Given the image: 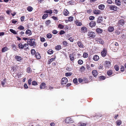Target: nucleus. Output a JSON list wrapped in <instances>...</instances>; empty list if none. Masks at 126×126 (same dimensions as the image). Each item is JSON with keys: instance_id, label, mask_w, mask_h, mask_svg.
<instances>
[{"instance_id": "nucleus-17", "label": "nucleus", "mask_w": 126, "mask_h": 126, "mask_svg": "<svg viewBox=\"0 0 126 126\" xmlns=\"http://www.w3.org/2000/svg\"><path fill=\"white\" fill-rule=\"evenodd\" d=\"M77 44L79 47L80 48H84V45L82 43L81 41H79L77 42Z\"/></svg>"}, {"instance_id": "nucleus-33", "label": "nucleus", "mask_w": 126, "mask_h": 126, "mask_svg": "<svg viewBox=\"0 0 126 126\" xmlns=\"http://www.w3.org/2000/svg\"><path fill=\"white\" fill-rule=\"evenodd\" d=\"M96 32L98 33H100L103 32V30L99 28H98L96 29Z\"/></svg>"}, {"instance_id": "nucleus-57", "label": "nucleus", "mask_w": 126, "mask_h": 126, "mask_svg": "<svg viewBox=\"0 0 126 126\" xmlns=\"http://www.w3.org/2000/svg\"><path fill=\"white\" fill-rule=\"evenodd\" d=\"M20 35L19 36L20 37L21 36H24V32L23 31H21L19 33Z\"/></svg>"}, {"instance_id": "nucleus-21", "label": "nucleus", "mask_w": 126, "mask_h": 126, "mask_svg": "<svg viewBox=\"0 0 126 126\" xmlns=\"http://www.w3.org/2000/svg\"><path fill=\"white\" fill-rule=\"evenodd\" d=\"M35 55V58L37 59H40L41 58V56L39 53L38 52H36Z\"/></svg>"}, {"instance_id": "nucleus-24", "label": "nucleus", "mask_w": 126, "mask_h": 126, "mask_svg": "<svg viewBox=\"0 0 126 126\" xmlns=\"http://www.w3.org/2000/svg\"><path fill=\"white\" fill-rule=\"evenodd\" d=\"M93 59L94 61H97L99 59V57L97 55H95L94 56Z\"/></svg>"}, {"instance_id": "nucleus-2", "label": "nucleus", "mask_w": 126, "mask_h": 126, "mask_svg": "<svg viewBox=\"0 0 126 126\" xmlns=\"http://www.w3.org/2000/svg\"><path fill=\"white\" fill-rule=\"evenodd\" d=\"M35 40L34 39L30 38L28 40V41L27 42V44L28 45V46L29 45L30 46H33V47H35L36 45V43L35 41Z\"/></svg>"}, {"instance_id": "nucleus-53", "label": "nucleus", "mask_w": 126, "mask_h": 126, "mask_svg": "<svg viewBox=\"0 0 126 126\" xmlns=\"http://www.w3.org/2000/svg\"><path fill=\"white\" fill-rule=\"evenodd\" d=\"M73 16H70L68 17V20L70 21H72L73 20Z\"/></svg>"}, {"instance_id": "nucleus-49", "label": "nucleus", "mask_w": 126, "mask_h": 126, "mask_svg": "<svg viewBox=\"0 0 126 126\" xmlns=\"http://www.w3.org/2000/svg\"><path fill=\"white\" fill-rule=\"evenodd\" d=\"M83 56L84 58H87L88 56V54L87 53L84 52L83 54Z\"/></svg>"}, {"instance_id": "nucleus-60", "label": "nucleus", "mask_w": 126, "mask_h": 126, "mask_svg": "<svg viewBox=\"0 0 126 126\" xmlns=\"http://www.w3.org/2000/svg\"><path fill=\"white\" fill-rule=\"evenodd\" d=\"M31 71V68L30 67H28L27 69V72L28 73H30Z\"/></svg>"}, {"instance_id": "nucleus-37", "label": "nucleus", "mask_w": 126, "mask_h": 126, "mask_svg": "<svg viewBox=\"0 0 126 126\" xmlns=\"http://www.w3.org/2000/svg\"><path fill=\"white\" fill-rule=\"evenodd\" d=\"M48 15L47 14H44L42 17V18L43 19H45L48 17Z\"/></svg>"}, {"instance_id": "nucleus-46", "label": "nucleus", "mask_w": 126, "mask_h": 126, "mask_svg": "<svg viewBox=\"0 0 126 126\" xmlns=\"http://www.w3.org/2000/svg\"><path fill=\"white\" fill-rule=\"evenodd\" d=\"M72 74V73L71 72H67L65 73V76L66 77L70 76Z\"/></svg>"}, {"instance_id": "nucleus-32", "label": "nucleus", "mask_w": 126, "mask_h": 126, "mask_svg": "<svg viewBox=\"0 0 126 126\" xmlns=\"http://www.w3.org/2000/svg\"><path fill=\"white\" fill-rule=\"evenodd\" d=\"M10 31L12 33L15 34H17V32L19 31H17L16 32L15 30H13L12 29H10Z\"/></svg>"}, {"instance_id": "nucleus-55", "label": "nucleus", "mask_w": 126, "mask_h": 126, "mask_svg": "<svg viewBox=\"0 0 126 126\" xmlns=\"http://www.w3.org/2000/svg\"><path fill=\"white\" fill-rule=\"evenodd\" d=\"M95 17L94 16H90L89 17V19L90 20H93L94 19Z\"/></svg>"}, {"instance_id": "nucleus-41", "label": "nucleus", "mask_w": 126, "mask_h": 126, "mask_svg": "<svg viewBox=\"0 0 126 126\" xmlns=\"http://www.w3.org/2000/svg\"><path fill=\"white\" fill-rule=\"evenodd\" d=\"M47 38L50 39L52 38V34L50 33H48L46 35Z\"/></svg>"}, {"instance_id": "nucleus-12", "label": "nucleus", "mask_w": 126, "mask_h": 126, "mask_svg": "<svg viewBox=\"0 0 126 126\" xmlns=\"http://www.w3.org/2000/svg\"><path fill=\"white\" fill-rule=\"evenodd\" d=\"M93 13L95 15H99L101 13V11L98 10L94 9L93 11Z\"/></svg>"}, {"instance_id": "nucleus-9", "label": "nucleus", "mask_w": 126, "mask_h": 126, "mask_svg": "<svg viewBox=\"0 0 126 126\" xmlns=\"http://www.w3.org/2000/svg\"><path fill=\"white\" fill-rule=\"evenodd\" d=\"M67 82L68 79L66 77H64L62 79L61 81V83L62 85L64 84H66Z\"/></svg>"}, {"instance_id": "nucleus-5", "label": "nucleus", "mask_w": 126, "mask_h": 126, "mask_svg": "<svg viewBox=\"0 0 126 126\" xmlns=\"http://www.w3.org/2000/svg\"><path fill=\"white\" fill-rule=\"evenodd\" d=\"M96 41L97 42V43L99 44L103 45L104 44V42L102 39L100 38H96Z\"/></svg>"}, {"instance_id": "nucleus-3", "label": "nucleus", "mask_w": 126, "mask_h": 126, "mask_svg": "<svg viewBox=\"0 0 126 126\" xmlns=\"http://www.w3.org/2000/svg\"><path fill=\"white\" fill-rule=\"evenodd\" d=\"M18 47L20 49H24V50L25 51L30 49L29 47L28 46V45L27 43H25L23 45L21 43H20L18 44Z\"/></svg>"}, {"instance_id": "nucleus-7", "label": "nucleus", "mask_w": 126, "mask_h": 126, "mask_svg": "<svg viewBox=\"0 0 126 126\" xmlns=\"http://www.w3.org/2000/svg\"><path fill=\"white\" fill-rule=\"evenodd\" d=\"M109 8L110 10L114 11H117L118 9L117 7L115 5H109Z\"/></svg>"}, {"instance_id": "nucleus-13", "label": "nucleus", "mask_w": 126, "mask_h": 126, "mask_svg": "<svg viewBox=\"0 0 126 126\" xmlns=\"http://www.w3.org/2000/svg\"><path fill=\"white\" fill-rule=\"evenodd\" d=\"M103 17L102 16H99L97 18L96 22L97 23H101L103 21Z\"/></svg>"}, {"instance_id": "nucleus-23", "label": "nucleus", "mask_w": 126, "mask_h": 126, "mask_svg": "<svg viewBox=\"0 0 126 126\" xmlns=\"http://www.w3.org/2000/svg\"><path fill=\"white\" fill-rule=\"evenodd\" d=\"M44 13H45L49 14H51L52 13V10H47L44 11Z\"/></svg>"}, {"instance_id": "nucleus-64", "label": "nucleus", "mask_w": 126, "mask_h": 126, "mask_svg": "<svg viewBox=\"0 0 126 126\" xmlns=\"http://www.w3.org/2000/svg\"><path fill=\"white\" fill-rule=\"evenodd\" d=\"M107 2L109 4H111L112 3V1L111 0H108Z\"/></svg>"}, {"instance_id": "nucleus-63", "label": "nucleus", "mask_w": 126, "mask_h": 126, "mask_svg": "<svg viewBox=\"0 0 126 126\" xmlns=\"http://www.w3.org/2000/svg\"><path fill=\"white\" fill-rule=\"evenodd\" d=\"M25 16H21V22H23L24 20Z\"/></svg>"}, {"instance_id": "nucleus-11", "label": "nucleus", "mask_w": 126, "mask_h": 126, "mask_svg": "<svg viewBox=\"0 0 126 126\" xmlns=\"http://www.w3.org/2000/svg\"><path fill=\"white\" fill-rule=\"evenodd\" d=\"M80 31L82 33H84L87 32V29L85 27H83L81 28Z\"/></svg>"}, {"instance_id": "nucleus-18", "label": "nucleus", "mask_w": 126, "mask_h": 126, "mask_svg": "<svg viewBox=\"0 0 126 126\" xmlns=\"http://www.w3.org/2000/svg\"><path fill=\"white\" fill-rule=\"evenodd\" d=\"M74 23L76 25L78 26H80L82 25V23L79 22L78 20L77 19L75 21Z\"/></svg>"}, {"instance_id": "nucleus-43", "label": "nucleus", "mask_w": 126, "mask_h": 126, "mask_svg": "<svg viewBox=\"0 0 126 126\" xmlns=\"http://www.w3.org/2000/svg\"><path fill=\"white\" fill-rule=\"evenodd\" d=\"M53 52V51L52 49H49L47 51V53L49 54H52Z\"/></svg>"}, {"instance_id": "nucleus-20", "label": "nucleus", "mask_w": 126, "mask_h": 126, "mask_svg": "<svg viewBox=\"0 0 126 126\" xmlns=\"http://www.w3.org/2000/svg\"><path fill=\"white\" fill-rule=\"evenodd\" d=\"M105 64L107 67H109L111 66V63L108 61H106L105 62Z\"/></svg>"}, {"instance_id": "nucleus-28", "label": "nucleus", "mask_w": 126, "mask_h": 126, "mask_svg": "<svg viewBox=\"0 0 126 126\" xmlns=\"http://www.w3.org/2000/svg\"><path fill=\"white\" fill-rule=\"evenodd\" d=\"M9 48L6 47H4L2 48L1 50V51L2 52H4L8 50Z\"/></svg>"}, {"instance_id": "nucleus-56", "label": "nucleus", "mask_w": 126, "mask_h": 126, "mask_svg": "<svg viewBox=\"0 0 126 126\" xmlns=\"http://www.w3.org/2000/svg\"><path fill=\"white\" fill-rule=\"evenodd\" d=\"M65 32L63 30H61L59 32V34L60 35H62L65 33Z\"/></svg>"}, {"instance_id": "nucleus-4", "label": "nucleus", "mask_w": 126, "mask_h": 126, "mask_svg": "<svg viewBox=\"0 0 126 126\" xmlns=\"http://www.w3.org/2000/svg\"><path fill=\"white\" fill-rule=\"evenodd\" d=\"M88 35L90 38H94L96 36V34L94 32L91 31L88 32Z\"/></svg>"}, {"instance_id": "nucleus-29", "label": "nucleus", "mask_w": 126, "mask_h": 126, "mask_svg": "<svg viewBox=\"0 0 126 126\" xmlns=\"http://www.w3.org/2000/svg\"><path fill=\"white\" fill-rule=\"evenodd\" d=\"M106 78L105 76H99L98 77V79L100 80H104Z\"/></svg>"}, {"instance_id": "nucleus-25", "label": "nucleus", "mask_w": 126, "mask_h": 126, "mask_svg": "<svg viewBox=\"0 0 126 126\" xmlns=\"http://www.w3.org/2000/svg\"><path fill=\"white\" fill-rule=\"evenodd\" d=\"M55 59V57L54 58H51L49 60H48L47 62V64H50L52 62L54 61Z\"/></svg>"}, {"instance_id": "nucleus-34", "label": "nucleus", "mask_w": 126, "mask_h": 126, "mask_svg": "<svg viewBox=\"0 0 126 126\" xmlns=\"http://www.w3.org/2000/svg\"><path fill=\"white\" fill-rule=\"evenodd\" d=\"M55 48L56 50H59L62 49L61 46L60 45H57L55 47Z\"/></svg>"}, {"instance_id": "nucleus-54", "label": "nucleus", "mask_w": 126, "mask_h": 126, "mask_svg": "<svg viewBox=\"0 0 126 126\" xmlns=\"http://www.w3.org/2000/svg\"><path fill=\"white\" fill-rule=\"evenodd\" d=\"M83 62L82 60L80 59L78 61V64L80 65L82 64L83 63Z\"/></svg>"}, {"instance_id": "nucleus-48", "label": "nucleus", "mask_w": 126, "mask_h": 126, "mask_svg": "<svg viewBox=\"0 0 126 126\" xmlns=\"http://www.w3.org/2000/svg\"><path fill=\"white\" fill-rule=\"evenodd\" d=\"M83 81H84V83H87L89 82L88 79L86 78H84L83 79Z\"/></svg>"}, {"instance_id": "nucleus-62", "label": "nucleus", "mask_w": 126, "mask_h": 126, "mask_svg": "<svg viewBox=\"0 0 126 126\" xmlns=\"http://www.w3.org/2000/svg\"><path fill=\"white\" fill-rule=\"evenodd\" d=\"M73 82L74 83H76L78 82L77 79V78H75L73 80Z\"/></svg>"}, {"instance_id": "nucleus-22", "label": "nucleus", "mask_w": 126, "mask_h": 126, "mask_svg": "<svg viewBox=\"0 0 126 126\" xmlns=\"http://www.w3.org/2000/svg\"><path fill=\"white\" fill-rule=\"evenodd\" d=\"M46 83L44 82L42 83L40 86V88L41 89H45V88Z\"/></svg>"}, {"instance_id": "nucleus-15", "label": "nucleus", "mask_w": 126, "mask_h": 126, "mask_svg": "<svg viewBox=\"0 0 126 126\" xmlns=\"http://www.w3.org/2000/svg\"><path fill=\"white\" fill-rule=\"evenodd\" d=\"M96 24L95 22L92 21H91L89 24V25L91 27L95 26Z\"/></svg>"}, {"instance_id": "nucleus-42", "label": "nucleus", "mask_w": 126, "mask_h": 126, "mask_svg": "<svg viewBox=\"0 0 126 126\" xmlns=\"http://www.w3.org/2000/svg\"><path fill=\"white\" fill-rule=\"evenodd\" d=\"M31 53L32 55H34L36 53L35 51L33 49H32L31 50Z\"/></svg>"}, {"instance_id": "nucleus-27", "label": "nucleus", "mask_w": 126, "mask_h": 126, "mask_svg": "<svg viewBox=\"0 0 126 126\" xmlns=\"http://www.w3.org/2000/svg\"><path fill=\"white\" fill-rule=\"evenodd\" d=\"M115 2L118 6H120L121 5V2L120 0H115Z\"/></svg>"}, {"instance_id": "nucleus-35", "label": "nucleus", "mask_w": 126, "mask_h": 126, "mask_svg": "<svg viewBox=\"0 0 126 126\" xmlns=\"http://www.w3.org/2000/svg\"><path fill=\"white\" fill-rule=\"evenodd\" d=\"M105 8V5L104 4H101L98 6L99 9H100L103 10Z\"/></svg>"}, {"instance_id": "nucleus-31", "label": "nucleus", "mask_w": 126, "mask_h": 126, "mask_svg": "<svg viewBox=\"0 0 126 126\" xmlns=\"http://www.w3.org/2000/svg\"><path fill=\"white\" fill-rule=\"evenodd\" d=\"M107 74L109 76H110L112 74V70H110L107 72Z\"/></svg>"}, {"instance_id": "nucleus-26", "label": "nucleus", "mask_w": 126, "mask_h": 126, "mask_svg": "<svg viewBox=\"0 0 126 126\" xmlns=\"http://www.w3.org/2000/svg\"><path fill=\"white\" fill-rule=\"evenodd\" d=\"M114 30V28L113 26H110L108 28V31L110 32H112Z\"/></svg>"}, {"instance_id": "nucleus-6", "label": "nucleus", "mask_w": 126, "mask_h": 126, "mask_svg": "<svg viewBox=\"0 0 126 126\" xmlns=\"http://www.w3.org/2000/svg\"><path fill=\"white\" fill-rule=\"evenodd\" d=\"M125 21L124 20L121 19L119 20L117 23V25L119 27L123 26L125 24Z\"/></svg>"}, {"instance_id": "nucleus-47", "label": "nucleus", "mask_w": 126, "mask_h": 126, "mask_svg": "<svg viewBox=\"0 0 126 126\" xmlns=\"http://www.w3.org/2000/svg\"><path fill=\"white\" fill-rule=\"evenodd\" d=\"M51 22L49 20H47L45 22V23L46 26L48 25L49 24H50Z\"/></svg>"}, {"instance_id": "nucleus-61", "label": "nucleus", "mask_w": 126, "mask_h": 126, "mask_svg": "<svg viewBox=\"0 0 126 126\" xmlns=\"http://www.w3.org/2000/svg\"><path fill=\"white\" fill-rule=\"evenodd\" d=\"M68 40H69L70 41L73 42L74 41V39L72 37H70L68 39Z\"/></svg>"}, {"instance_id": "nucleus-50", "label": "nucleus", "mask_w": 126, "mask_h": 126, "mask_svg": "<svg viewBox=\"0 0 126 126\" xmlns=\"http://www.w3.org/2000/svg\"><path fill=\"white\" fill-rule=\"evenodd\" d=\"M27 10L30 12L32 11L33 10V8L31 6H28L27 9Z\"/></svg>"}, {"instance_id": "nucleus-36", "label": "nucleus", "mask_w": 126, "mask_h": 126, "mask_svg": "<svg viewBox=\"0 0 126 126\" xmlns=\"http://www.w3.org/2000/svg\"><path fill=\"white\" fill-rule=\"evenodd\" d=\"M69 57L70 60L72 62L73 61L74 59V55L73 54H70L69 55Z\"/></svg>"}, {"instance_id": "nucleus-38", "label": "nucleus", "mask_w": 126, "mask_h": 126, "mask_svg": "<svg viewBox=\"0 0 126 126\" xmlns=\"http://www.w3.org/2000/svg\"><path fill=\"white\" fill-rule=\"evenodd\" d=\"M25 28L24 26L22 25H20L19 26L18 28V29L21 30H23Z\"/></svg>"}, {"instance_id": "nucleus-40", "label": "nucleus", "mask_w": 126, "mask_h": 126, "mask_svg": "<svg viewBox=\"0 0 126 126\" xmlns=\"http://www.w3.org/2000/svg\"><path fill=\"white\" fill-rule=\"evenodd\" d=\"M64 26L61 24H59L58 25V27L60 29H63L64 28Z\"/></svg>"}, {"instance_id": "nucleus-8", "label": "nucleus", "mask_w": 126, "mask_h": 126, "mask_svg": "<svg viewBox=\"0 0 126 126\" xmlns=\"http://www.w3.org/2000/svg\"><path fill=\"white\" fill-rule=\"evenodd\" d=\"M107 50L106 48H104L103 49V50L101 52V56L103 57H105L107 54Z\"/></svg>"}, {"instance_id": "nucleus-19", "label": "nucleus", "mask_w": 126, "mask_h": 126, "mask_svg": "<svg viewBox=\"0 0 126 126\" xmlns=\"http://www.w3.org/2000/svg\"><path fill=\"white\" fill-rule=\"evenodd\" d=\"M25 34L28 35L29 36L31 35L32 34V32L29 29L27 30L26 31Z\"/></svg>"}, {"instance_id": "nucleus-45", "label": "nucleus", "mask_w": 126, "mask_h": 126, "mask_svg": "<svg viewBox=\"0 0 126 126\" xmlns=\"http://www.w3.org/2000/svg\"><path fill=\"white\" fill-rule=\"evenodd\" d=\"M63 44L64 46V47H65L68 46V43L66 41H64L63 43Z\"/></svg>"}, {"instance_id": "nucleus-52", "label": "nucleus", "mask_w": 126, "mask_h": 126, "mask_svg": "<svg viewBox=\"0 0 126 126\" xmlns=\"http://www.w3.org/2000/svg\"><path fill=\"white\" fill-rule=\"evenodd\" d=\"M32 85L35 86L36 85H38V83L36 81H33L32 82Z\"/></svg>"}, {"instance_id": "nucleus-51", "label": "nucleus", "mask_w": 126, "mask_h": 126, "mask_svg": "<svg viewBox=\"0 0 126 126\" xmlns=\"http://www.w3.org/2000/svg\"><path fill=\"white\" fill-rule=\"evenodd\" d=\"M114 68L116 71H117L119 70V66L117 65H115L114 66Z\"/></svg>"}, {"instance_id": "nucleus-1", "label": "nucleus", "mask_w": 126, "mask_h": 126, "mask_svg": "<svg viewBox=\"0 0 126 126\" xmlns=\"http://www.w3.org/2000/svg\"><path fill=\"white\" fill-rule=\"evenodd\" d=\"M110 49L113 51L116 52L119 49V46L118 43L114 42L110 45Z\"/></svg>"}, {"instance_id": "nucleus-14", "label": "nucleus", "mask_w": 126, "mask_h": 126, "mask_svg": "<svg viewBox=\"0 0 126 126\" xmlns=\"http://www.w3.org/2000/svg\"><path fill=\"white\" fill-rule=\"evenodd\" d=\"M92 73L93 76L95 77H96L98 75V73L97 70H94L92 71Z\"/></svg>"}, {"instance_id": "nucleus-44", "label": "nucleus", "mask_w": 126, "mask_h": 126, "mask_svg": "<svg viewBox=\"0 0 126 126\" xmlns=\"http://www.w3.org/2000/svg\"><path fill=\"white\" fill-rule=\"evenodd\" d=\"M122 124V121L121 120H119L116 121V124L117 126H120Z\"/></svg>"}, {"instance_id": "nucleus-30", "label": "nucleus", "mask_w": 126, "mask_h": 126, "mask_svg": "<svg viewBox=\"0 0 126 126\" xmlns=\"http://www.w3.org/2000/svg\"><path fill=\"white\" fill-rule=\"evenodd\" d=\"M69 13V12L67 9H65L63 12V14L64 15L66 16L68 15Z\"/></svg>"}, {"instance_id": "nucleus-39", "label": "nucleus", "mask_w": 126, "mask_h": 126, "mask_svg": "<svg viewBox=\"0 0 126 126\" xmlns=\"http://www.w3.org/2000/svg\"><path fill=\"white\" fill-rule=\"evenodd\" d=\"M6 79H4L1 82V84L4 87L5 84L6 83Z\"/></svg>"}, {"instance_id": "nucleus-59", "label": "nucleus", "mask_w": 126, "mask_h": 126, "mask_svg": "<svg viewBox=\"0 0 126 126\" xmlns=\"http://www.w3.org/2000/svg\"><path fill=\"white\" fill-rule=\"evenodd\" d=\"M121 71L122 72H123L124 71V66L121 65L120 68Z\"/></svg>"}, {"instance_id": "nucleus-16", "label": "nucleus", "mask_w": 126, "mask_h": 126, "mask_svg": "<svg viewBox=\"0 0 126 126\" xmlns=\"http://www.w3.org/2000/svg\"><path fill=\"white\" fill-rule=\"evenodd\" d=\"M15 59L17 61L20 62L22 60L23 58L20 56H16L15 57Z\"/></svg>"}, {"instance_id": "nucleus-10", "label": "nucleus", "mask_w": 126, "mask_h": 126, "mask_svg": "<svg viewBox=\"0 0 126 126\" xmlns=\"http://www.w3.org/2000/svg\"><path fill=\"white\" fill-rule=\"evenodd\" d=\"M65 122L66 123H71L73 122V121L71 118L68 117L65 119Z\"/></svg>"}, {"instance_id": "nucleus-58", "label": "nucleus", "mask_w": 126, "mask_h": 126, "mask_svg": "<svg viewBox=\"0 0 126 126\" xmlns=\"http://www.w3.org/2000/svg\"><path fill=\"white\" fill-rule=\"evenodd\" d=\"M32 81V79L31 78L29 79L28 80V83L29 85H30L31 84V81Z\"/></svg>"}]
</instances>
